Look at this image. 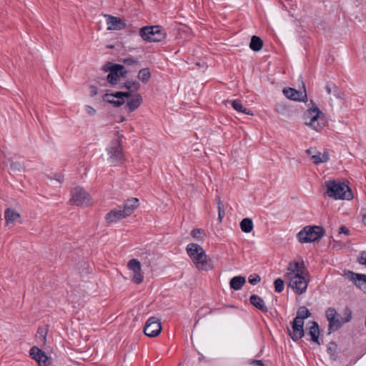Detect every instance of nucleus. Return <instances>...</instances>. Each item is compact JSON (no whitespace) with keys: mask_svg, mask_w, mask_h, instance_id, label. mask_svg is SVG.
Masks as SVG:
<instances>
[{"mask_svg":"<svg viewBox=\"0 0 366 366\" xmlns=\"http://www.w3.org/2000/svg\"><path fill=\"white\" fill-rule=\"evenodd\" d=\"M326 90H327L328 94H331L332 91H331V87L330 86L327 85L326 86Z\"/></svg>","mask_w":366,"mask_h":366,"instance_id":"obj_47","label":"nucleus"},{"mask_svg":"<svg viewBox=\"0 0 366 366\" xmlns=\"http://www.w3.org/2000/svg\"><path fill=\"white\" fill-rule=\"evenodd\" d=\"M76 269L80 274L89 273V262L88 261L81 260L76 264Z\"/></svg>","mask_w":366,"mask_h":366,"instance_id":"obj_27","label":"nucleus"},{"mask_svg":"<svg viewBox=\"0 0 366 366\" xmlns=\"http://www.w3.org/2000/svg\"><path fill=\"white\" fill-rule=\"evenodd\" d=\"M50 179L59 184H62L64 182L65 178L62 173L58 172L54 174L52 177H50Z\"/></svg>","mask_w":366,"mask_h":366,"instance_id":"obj_35","label":"nucleus"},{"mask_svg":"<svg viewBox=\"0 0 366 366\" xmlns=\"http://www.w3.org/2000/svg\"><path fill=\"white\" fill-rule=\"evenodd\" d=\"M217 207H218V212H219V219L221 222L222 218L224 216V209L223 203L221 202L219 198H218V201H217Z\"/></svg>","mask_w":366,"mask_h":366,"instance_id":"obj_37","label":"nucleus"},{"mask_svg":"<svg viewBox=\"0 0 366 366\" xmlns=\"http://www.w3.org/2000/svg\"><path fill=\"white\" fill-rule=\"evenodd\" d=\"M192 237L197 241L202 242L205 239L207 234L202 229H194L191 232Z\"/></svg>","mask_w":366,"mask_h":366,"instance_id":"obj_31","label":"nucleus"},{"mask_svg":"<svg viewBox=\"0 0 366 366\" xmlns=\"http://www.w3.org/2000/svg\"><path fill=\"white\" fill-rule=\"evenodd\" d=\"M127 268L129 270L130 279L133 282L139 285L143 282L144 275L141 263L138 259H130L127 263Z\"/></svg>","mask_w":366,"mask_h":366,"instance_id":"obj_9","label":"nucleus"},{"mask_svg":"<svg viewBox=\"0 0 366 366\" xmlns=\"http://www.w3.org/2000/svg\"><path fill=\"white\" fill-rule=\"evenodd\" d=\"M326 317L329 321V330L330 332L338 330L343 322L341 320L340 316L337 313L335 309L328 308L326 311Z\"/></svg>","mask_w":366,"mask_h":366,"instance_id":"obj_14","label":"nucleus"},{"mask_svg":"<svg viewBox=\"0 0 366 366\" xmlns=\"http://www.w3.org/2000/svg\"><path fill=\"white\" fill-rule=\"evenodd\" d=\"M254 225L252 220L249 218H244L240 222V228L242 232L249 233L253 229Z\"/></svg>","mask_w":366,"mask_h":366,"instance_id":"obj_28","label":"nucleus"},{"mask_svg":"<svg viewBox=\"0 0 366 366\" xmlns=\"http://www.w3.org/2000/svg\"><path fill=\"white\" fill-rule=\"evenodd\" d=\"M326 194L335 200H350L353 194L349 186L338 179L328 180L325 182Z\"/></svg>","mask_w":366,"mask_h":366,"instance_id":"obj_3","label":"nucleus"},{"mask_svg":"<svg viewBox=\"0 0 366 366\" xmlns=\"http://www.w3.org/2000/svg\"><path fill=\"white\" fill-rule=\"evenodd\" d=\"M30 357L34 360L39 366H50L51 358L36 346H33L29 350Z\"/></svg>","mask_w":366,"mask_h":366,"instance_id":"obj_11","label":"nucleus"},{"mask_svg":"<svg viewBox=\"0 0 366 366\" xmlns=\"http://www.w3.org/2000/svg\"><path fill=\"white\" fill-rule=\"evenodd\" d=\"M124 119H124V117H120L119 122H124Z\"/></svg>","mask_w":366,"mask_h":366,"instance_id":"obj_49","label":"nucleus"},{"mask_svg":"<svg viewBox=\"0 0 366 366\" xmlns=\"http://www.w3.org/2000/svg\"><path fill=\"white\" fill-rule=\"evenodd\" d=\"M252 364L256 366H264V364L262 360H253Z\"/></svg>","mask_w":366,"mask_h":366,"instance_id":"obj_45","label":"nucleus"},{"mask_svg":"<svg viewBox=\"0 0 366 366\" xmlns=\"http://www.w3.org/2000/svg\"><path fill=\"white\" fill-rule=\"evenodd\" d=\"M127 217L125 214H124L122 207H119L118 208H115L112 209L109 212H108L105 217L106 221L109 223H116L118 221Z\"/></svg>","mask_w":366,"mask_h":366,"instance_id":"obj_19","label":"nucleus"},{"mask_svg":"<svg viewBox=\"0 0 366 366\" xmlns=\"http://www.w3.org/2000/svg\"><path fill=\"white\" fill-rule=\"evenodd\" d=\"M357 261L360 264L365 265L366 267V251H363L360 254Z\"/></svg>","mask_w":366,"mask_h":366,"instance_id":"obj_41","label":"nucleus"},{"mask_svg":"<svg viewBox=\"0 0 366 366\" xmlns=\"http://www.w3.org/2000/svg\"><path fill=\"white\" fill-rule=\"evenodd\" d=\"M70 204L76 207H83L86 206L90 199L89 191L81 186H76L72 188L70 192Z\"/></svg>","mask_w":366,"mask_h":366,"instance_id":"obj_7","label":"nucleus"},{"mask_svg":"<svg viewBox=\"0 0 366 366\" xmlns=\"http://www.w3.org/2000/svg\"><path fill=\"white\" fill-rule=\"evenodd\" d=\"M275 111L278 113H283V112L285 111V107L282 106V104H277L275 106Z\"/></svg>","mask_w":366,"mask_h":366,"instance_id":"obj_43","label":"nucleus"},{"mask_svg":"<svg viewBox=\"0 0 366 366\" xmlns=\"http://www.w3.org/2000/svg\"><path fill=\"white\" fill-rule=\"evenodd\" d=\"M87 112H88V113H89V112H90V111H89V107H87Z\"/></svg>","mask_w":366,"mask_h":366,"instance_id":"obj_50","label":"nucleus"},{"mask_svg":"<svg viewBox=\"0 0 366 366\" xmlns=\"http://www.w3.org/2000/svg\"><path fill=\"white\" fill-rule=\"evenodd\" d=\"M349 232H350V231L346 227H345V226L340 227V231H339L340 234L343 233L345 234H349Z\"/></svg>","mask_w":366,"mask_h":366,"instance_id":"obj_44","label":"nucleus"},{"mask_svg":"<svg viewBox=\"0 0 366 366\" xmlns=\"http://www.w3.org/2000/svg\"><path fill=\"white\" fill-rule=\"evenodd\" d=\"M139 80L142 83L147 84L151 78V71L149 68H144L141 69L137 76Z\"/></svg>","mask_w":366,"mask_h":366,"instance_id":"obj_29","label":"nucleus"},{"mask_svg":"<svg viewBox=\"0 0 366 366\" xmlns=\"http://www.w3.org/2000/svg\"><path fill=\"white\" fill-rule=\"evenodd\" d=\"M303 118L305 124L315 131H320L325 126L324 114L316 106L307 109Z\"/></svg>","mask_w":366,"mask_h":366,"instance_id":"obj_5","label":"nucleus"},{"mask_svg":"<svg viewBox=\"0 0 366 366\" xmlns=\"http://www.w3.org/2000/svg\"><path fill=\"white\" fill-rule=\"evenodd\" d=\"M310 336L312 337V340L315 342H317L320 345L319 342V335H320V330L318 325L315 322H312V325L310 327V332H309Z\"/></svg>","mask_w":366,"mask_h":366,"instance_id":"obj_26","label":"nucleus"},{"mask_svg":"<svg viewBox=\"0 0 366 366\" xmlns=\"http://www.w3.org/2000/svg\"><path fill=\"white\" fill-rule=\"evenodd\" d=\"M127 71L122 65L113 64L110 67V72L107 75V81L111 84H115L126 76Z\"/></svg>","mask_w":366,"mask_h":366,"instance_id":"obj_12","label":"nucleus"},{"mask_svg":"<svg viewBox=\"0 0 366 366\" xmlns=\"http://www.w3.org/2000/svg\"><path fill=\"white\" fill-rule=\"evenodd\" d=\"M310 159L315 164L325 163L329 160V153L327 151H325L322 153L317 151L315 152V154L312 155Z\"/></svg>","mask_w":366,"mask_h":366,"instance_id":"obj_23","label":"nucleus"},{"mask_svg":"<svg viewBox=\"0 0 366 366\" xmlns=\"http://www.w3.org/2000/svg\"><path fill=\"white\" fill-rule=\"evenodd\" d=\"M284 277L294 292L302 295L306 292L309 283V272L303 261L290 262Z\"/></svg>","mask_w":366,"mask_h":366,"instance_id":"obj_1","label":"nucleus"},{"mask_svg":"<svg viewBox=\"0 0 366 366\" xmlns=\"http://www.w3.org/2000/svg\"><path fill=\"white\" fill-rule=\"evenodd\" d=\"M262 46H263V42L259 37H258L257 36H253L252 37L251 42L249 44L251 49H252L253 51H258L262 49Z\"/></svg>","mask_w":366,"mask_h":366,"instance_id":"obj_30","label":"nucleus"},{"mask_svg":"<svg viewBox=\"0 0 366 366\" xmlns=\"http://www.w3.org/2000/svg\"><path fill=\"white\" fill-rule=\"evenodd\" d=\"M347 279L355 282L363 292L366 294V275L348 272L345 274Z\"/></svg>","mask_w":366,"mask_h":366,"instance_id":"obj_17","label":"nucleus"},{"mask_svg":"<svg viewBox=\"0 0 366 366\" xmlns=\"http://www.w3.org/2000/svg\"><path fill=\"white\" fill-rule=\"evenodd\" d=\"M122 62L124 63L125 64L131 65V66L138 64V61L132 57L125 58V59H122Z\"/></svg>","mask_w":366,"mask_h":366,"instance_id":"obj_42","label":"nucleus"},{"mask_svg":"<svg viewBox=\"0 0 366 366\" xmlns=\"http://www.w3.org/2000/svg\"><path fill=\"white\" fill-rule=\"evenodd\" d=\"M107 25L109 30H120L125 27V24L121 19L112 16L107 18Z\"/></svg>","mask_w":366,"mask_h":366,"instance_id":"obj_22","label":"nucleus"},{"mask_svg":"<svg viewBox=\"0 0 366 366\" xmlns=\"http://www.w3.org/2000/svg\"><path fill=\"white\" fill-rule=\"evenodd\" d=\"M362 222L366 226V214L363 216Z\"/></svg>","mask_w":366,"mask_h":366,"instance_id":"obj_48","label":"nucleus"},{"mask_svg":"<svg viewBox=\"0 0 366 366\" xmlns=\"http://www.w3.org/2000/svg\"><path fill=\"white\" fill-rule=\"evenodd\" d=\"M325 234V229L319 226H306L300 230L297 238L300 243H310L319 240Z\"/></svg>","mask_w":366,"mask_h":366,"instance_id":"obj_6","label":"nucleus"},{"mask_svg":"<svg viewBox=\"0 0 366 366\" xmlns=\"http://www.w3.org/2000/svg\"><path fill=\"white\" fill-rule=\"evenodd\" d=\"M260 280H261V278L257 274L250 275L249 277V282L251 285H254L257 284L258 282H259Z\"/></svg>","mask_w":366,"mask_h":366,"instance_id":"obj_40","label":"nucleus"},{"mask_svg":"<svg viewBox=\"0 0 366 366\" xmlns=\"http://www.w3.org/2000/svg\"><path fill=\"white\" fill-rule=\"evenodd\" d=\"M274 288H275L276 292H281L283 291L285 285H284V282L282 279H280V278L277 279L274 281Z\"/></svg>","mask_w":366,"mask_h":366,"instance_id":"obj_36","label":"nucleus"},{"mask_svg":"<svg viewBox=\"0 0 366 366\" xmlns=\"http://www.w3.org/2000/svg\"><path fill=\"white\" fill-rule=\"evenodd\" d=\"M310 312L308 309L305 307H301L299 308L297 311V314L295 320H302L304 322V320L308 317H310Z\"/></svg>","mask_w":366,"mask_h":366,"instance_id":"obj_33","label":"nucleus"},{"mask_svg":"<svg viewBox=\"0 0 366 366\" xmlns=\"http://www.w3.org/2000/svg\"><path fill=\"white\" fill-rule=\"evenodd\" d=\"M39 338L43 345L46 344V332L44 329H39L38 330Z\"/></svg>","mask_w":366,"mask_h":366,"instance_id":"obj_39","label":"nucleus"},{"mask_svg":"<svg viewBox=\"0 0 366 366\" xmlns=\"http://www.w3.org/2000/svg\"><path fill=\"white\" fill-rule=\"evenodd\" d=\"M139 34L144 40L149 42L161 41L166 38V32L159 26L143 27Z\"/></svg>","mask_w":366,"mask_h":366,"instance_id":"obj_8","label":"nucleus"},{"mask_svg":"<svg viewBox=\"0 0 366 366\" xmlns=\"http://www.w3.org/2000/svg\"><path fill=\"white\" fill-rule=\"evenodd\" d=\"M130 97L131 94L128 92H117L112 94H105L103 96V100L116 107H119L125 103V98Z\"/></svg>","mask_w":366,"mask_h":366,"instance_id":"obj_10","label":"nucleus"},{"mask_svg":"<svg viewBox=\"0 0 366 366\" xmlns=\"http://www.w3.org/2000/svg\"><path fill=\"white\" fill-rule=\"evenodd\" d=\"M4 219L6 226H13L21 219V214L13 208H7L4 212Z\"/></svg>","mask_w":366,"mask_h":366,"instance_id":"obj_18","label":"nucleus"},{"mask_svg":"<svg viewBox=\"0 0 366 366\" xmlns=\"http://www.w3.org/2000/svg\"><path fill=\"white\" fill-rule=\"evenodd\" d=\"M250 302L256 308L262 312H267V307L265 305L264 300L257 295H253L250 297Z\"/></svg>","mask_w":366,"mask_h":366,"instance_id":"obj_24","label":"nucleus"},{"mask_svg":"<svg viewBox=\"0 0 366 366\" xmlns=\"http://www.w3.org/2000/svg\"><path fill=\"white\" fill-rule=\"evenodd\" d=\"M162 331V325L158 319L152 317L146 322L144 332L146 335L154 337L159 335Z\"/></svg>","mask_w":366,"mask_h":366,"instance_id":"obj_13","label":"nucleus"},{"mask_svg":"<svg viewBox=\"0 0 366 366\" xmlns=\"http://www.w3.org/2000/svg\"><path fill=\"white\" fill-rule=\"evenodd\" d=\"M229 102L231 103L232 107L235 110L242 112V113H244V114H249V115H253V113L251 111L247 110V109L244 108L242 104L239 102L234 100V101H231Z\"/></svg>","mask_w":366,"mask_h":366,"instance_id":"obj_32","label":"nucleus"},{"mask_svg":"<svg viewBox=\"0 0 366 366\" xmlns=\"http://www.w3.org/2000/svg\"><path fill=\"white\" fill-rule=\"evenodd\" d=\"M11 168L13 171L21 172L24 169V166L21 162H15L11 164Z\"/></svg>","mask_w":366,"mask_h":366,"instance_id":"obj_38","label":"nucleus"},{"mask_svg":"<svg viewBox=\"0 0 366 366\" xmlns=\"http://www.w3.org/2000/svg\"><path fill=\"white\" fill-rule=\"evenodd\" d=\"M187 253L195 267L200 271H209L214 268L211 259L208 257L204 249L196 243H190L186 247Z\"/></svg>","mask_w":366,"mask_h":366,"instance_id":"obj_2","label":"nucleus"},{"mask_svg":"<svg viewBox=\"0 0 366 366\" xmlns=\"http://www.w3.org/2000/svg\"><path fill=\"white\" fill-rule=\"evenodd\" d=\"M246 279L242 276H236L230 280L229 285L234 290H240L245 284Z\"/></svg>","mask_w":366,"mask_h":366,"instance_id":"obj_25","label":"nucleus"},{"mask_svg":"<svg viewBox=\"0 0 366 366\" xmlns=\"http://www.w3.org/2000/svg\"><path fill=\"white\" fill-rule=\"evenodd\" d=\"M315 152L312 149H308L306 152L307 154L310 155L312 157V154H315Z\"/></svg>","mask_w":366,"mask_h":366,"instance_id":"obj_46","label":"nucleus"},{"mask_svg":"<svg viewBox=\"0 0 366 366\" xmlns=\"http://www.w3.org/2000/svg\"><path fill=\"white\" fill-rule=\"evenodd\" d=\"M139 206V201L137 198L132 197L126 200L122 209L127 217L130 216L134 211Z\"/></svg>","mask_w":366,"mask_h":366,"instance_id":"obj_20","label":"nucleus"},{"mask_svg":"<svg viewBox=\"0 0 366 366\" xmlns=\"http://www.w3.org/2000/svg\"><path fill=\"white\" fill-rule=\"evenodd\" d=\"M282 93L287 99L296 102H305L307 99L305 89L297 91L291 87H286L283 89Z\"/></svg>","mask_w":366,"mask_h":366,"instance_id":"obj_15","label":"nucleus"},{"mask_svg":"<svg viewBox=\"0 0 366 366\" xmlns=\"http://www.w3.org/2000/svg\"><path fill=\"white\" fill-rule=\"evenodd\" d=\"M124 135L117 132L113 142L107 149V162L112 167L120 165L124 162L122 141Z\"/></svg>","mask_w":366,"mask_h":366,"instance_id":"obj_4","label":"nucleus"},{"mask_svg":"<svg viewBox=\"0 0 366 366\" xmlns=\"http://www.w3.org/2000/svg\"><path fill=\"white\" fill-rule=\"evenodd\" d=\"M142 103V97L140 94H135L129 99L124 107V109L128 113H131L136 110Z\"/></svg>","mask_w":366,"mask_h":366,"instance_id":"obj_21","label":"nucleus"},{"mask_svg":"<svg viewBox=\"0 0 366 366\" xmlns=\"http://www.w3.org/2000/svg\"><path fill=\"white\" fill-rule=\"evenodd\" d=\"M303 326V321L294 319L292 323V330L288 329L289 335L294 341H297L304 336Z\"/></svg>","mask_w":366,"mask_h":366,"instance_id":"obj_16","label":"nucleus"},{"mask_svg":"<svg viewBox=\"0 0 366 366\" xmlns=\"http://www.w3.org/2000/svg\"><path fill=\"white\" fill-rule=\"evenodd\" d=\"M123 87H125L129 90L137 91L140 88V84L138 81H127L125 82Z\"/></svg>","mask_w":366,"mask_h":366,"instance_id":"obj_34","label":"nucleus"}]
</instances>
